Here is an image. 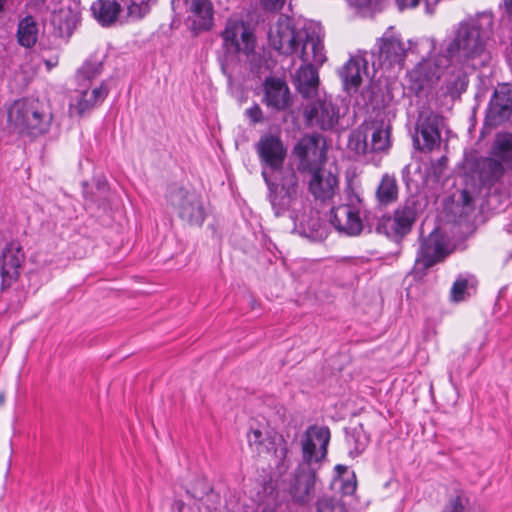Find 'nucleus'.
Returning <instances> with one entry per match:
<instances>
[{
  "label": "nucleus",
  "instance_id": "nucleus-1",
  "mask_svg": "<svg viewBox=\"0 0 512 512\" xmlns=\"http://www.w3.org/2000/svg\"><path fill=\"white\" fill-rule=\"evenodd\" d=\"M268 39L273 49L287 56L297 54L303 63L321 66L326 60L320 30L297 28L287 16H279L269 29Z\"/></svg>",
  "mask_w": 512,
  "mask_h": 512
},
{
  "label": "nucleus",
  "instance_id": "nucleus-2",
  "mask_svg": "<svg viewBox=\"0 0 512 512\" xmlns=\"http://www.w3.org/2000/svg\"><path fill=\"white\" fill-rule=\"evenodd\" d=\"M263 179L269 189V200L276 216L289 212L294 222V231L299 235L314 238L320 227L317 217L307 214L298 198V177L293 169L281 173L280 182L272 180L271 175L264 169Z\"/></svg>",
  "mask_w": 512,
  "mask_h": 512
},
{
  "label": "nucleus",
  "instance_id": "nucleus-3",
  "mask_svg": "<svg viewBox=\"0 0 512 512\" xmlns=\"http://www.w3.org/2000/svg\"><path fill=\"white\" fill-rule=\"evenodd\" d=\"M492 25L493 18L486 13L461 22L446 48L448 56L472 69L484 66L489 59L486 44Z\"/></svg>",
  "mask_w": 512,
  "mask_h": 512
},
{
  "label": "nucleus",
  "instance_id": "nucleus-4",
  "mask_svg": "<svg viewBox=\"0 0 512 512\" xmlns=\"http://www.w3.org/2000/svg\"><path fill=\"white\" fill-rule=\"evenodd\" d=\"M49 107L39 99L15 100L8 108V125L20 134L40 136L46 134L52 124Z\"/></svg>",
  "mask_w": 512,
  "mask_h": 512
},
{
  "label": "nucleus",
  "instance_id": "nucleus-5",
  "mask_svg": "<svg viewBox=\"0 0 512 512\" xmlns=\"http://www.w3.org/2000/svg\"><path fill=\"white\" fill-rule=\"evenodd\" d=\"M165 198L183 222L189 226H202L207 214L203 199L195 190L172 184L168 187Z\"/></svg>",
  "mask_w": 512,
  "mask_h": 512
},
{
  "label": "nucleus",
  "instance_id": "nucleus-6",
  "mask_svg": "<svg viewBox=\"0 0 512 512\" xmlns=\"http://www.w3.org/2000/svg\"><path fill=\"white\" fill-rule=\"evenodd\" d=\"M421 211V203L415 197H409L392 215H384L378 220L376 231L400 242L411 232Z\"/></svg>",
  "mask_w": 512,
  "mask_h": 512
},
{
  "label": "nucleus",
  "instance_id": "nucleus-7",
  "mask_svg": "<svg viewBox=\"0 0 512 512\" xmlns=\"http://www.w3.org/2000/svg\"><path fill=\"white\" fill-rule=\"evenodd\" d=\"M364 204L359 195L349 193L345 203L330 212V222L335 229L347 236H358L363 231Z\"/></svg>",
  "mask_w": 512,
  "mask_h": 512
},
{
  "label": "nucleus",
  "instance_id": "nucleus-8",
  "mask_svg": "<svg viewBox=\"0 0 512 512\" xmlns=\"http://www.w3.org/2000/svg\"><path fill=\"white\" fill-rule=\"evenodd\" d=\"M330 430L325 426H309L301 437L302 461L299 465L317 470L327 456Z\"/></svg>",
  "mask_w": 512,
  "mask_h": 512
},
{
  "label": "nucleus",
  "instance_id": "nucleus-9",
  "mask_svg": "<svg viewBox=\"0 0 512 512\" xmlns=\"http://www.w3.org/2000/svg\"><path fill=\"white\" fill-rule=\"evenodd\" d=\"M450 253L446 237L439 229H434L428 236L420 239L414 270L425 273L429 268L444 261Z\"/></svg>",
  "mask_w": 512,
  "mask_h": 512
},
{
  "label": "nucleus",
  "instance_id": "nucleus-10",
  "mask_svg": "<svg viewBox=\"0 0 512 512\" xmlns=\"http://www.w3.org/2000/svg\"><path fill=\"white\" fill-rule=\"evenodd\" d=\"M255 150L259 157L262 171L265 169L271 176L274 173H282L283 164L287 156L281 137L272 133L261 135L255 144Z\"/></svg>",
  "mask_w": 512,
  "mask_h": 512
},
{
  "label": "nucleus",
  "instance_id": "nucleus-11",
  "mask_svg": "<svg viewBox=\"0 0 512 512\" xmlns=\"http://www.w3.org/2000/svg\"><path fill=\"white\" fill-rule=\"evenodd\" d=\"M25 253L18 241H10L4 245L0 252L1 290L10 288L20 277Z\"/></svg>",
  "mask_w": 512,
  "mask_h": 512
},
{
  "label": "nucleus",
  "instance_id": "nucleus-12",
  "mask_svg": "<svg viewBox=\"0 0 512 512\" xmlns=\"http://www.w3.org/2000/svg\"><path fill=\"white\" fill-rule=\"evenodd\" d=\"M294 153L300 160V170L309 172L322 168L326 161L325 141L318 134L306 135L296 144Z\"/></svg>",
  "mask_w": 512,
  "mask_h": 512
},
{
  "label": "nucleus",
  "instance_id": "nucleus-13",
  "mask_svg": "<svg viewBox=\"0 0 512 512\" xmlns=\"http://www.w3.org/2000/svg\"><path fill=\"white\" fill-rule=\"evenodd\" d=\"M378 59L373 61V68L402 67L407 54L405 43L398 36L386 32L377 40Z\"/></svg>",
  "mask_w": 512,
  "mask_h": 512
},
{
  "label": "nucleus",
  "instance_id": "nucleus-14",
  "mask_svg": "<svg viewBox=\"0 0 512 512\" xmlns=\"http://www.w3.org/2000/svg\"><path fill=\"white\" fill-rule=\"evenodd\" d=\"M222 37L229 50L245 55L254 51L255 37L249 26L242 20L229 19L222 32Z\"/></svg>",
  "mask_w": 512,
  "mask_h": 512
},
{
  "label": "nucleus",
  "instance_id": "nucleus-15",
  "mask_svg": "<svg viewBox=\"0 0 512 512\" xmlns=\"http://www.w3.org/2000/svg\"><path fill=\"white\" fill-rule=\"evenodd\" d=\"M512 114V85L503 83L494 90L487 109L485 124L491 127L507 121Z\"/></svg>",
  "mask_w": 512,
  "mask_h": 512
},
{
  "label": "nucleus",
  "instance_id": "nucleus-16",
  "mask_svg": "<svg viewBox=\"0 0 512 512\" xmlns=\"http://www.w3.org/2000/svg\"><path fill=\"white\" fill-rule=\"evenodd\" d=\"M308 125L322 130L332 129L339 120V111L329 99L318 98L309 103L304 111Z\"/></svg>",
  "mask_w": 512,
  "mask_h": 512
},
{
  "label": "nucleus",
  "instance_id": "nucleus-17",
  "mask_svg": "<svg viewBox=\"0 0 512 512\" xmlns=\"http://www.w3.org/2000/svg\"><path fill=\"white\" fill-rule=\"evenodd\" d=\"M262 102L274 111H283L292 104V97L287 83L277 77H268L263 83Z\"/></svg>",
  "mask_w": 512,
  "mask_h": 512
},
{
  "label": "nucleus",
  "instance_id": "nucleus-18",
  "mask_svg": "<svg viewBox=\"0 0 512 512\" xmlns=\"http://www.w3.org/2000/svg\"><path fill=\"white\" fill-rule=\"evenodd\" d=\"M108 95L107 87L102 83L92 90H76L71 96L69 113L71 116H83L86 112L102 103Z\"/></svg>",
  "mask_w": 512,
  "mask_h": 512
},
{
  "label": "nucleus",
  "instance_id": "nucleus-19",
  "mask_svg": "<svg viewBox=\"0 0 512 512\" xmlns=\"http://www.w3.org/2000/svg\"><path fill=\"white\" fill-rule=\"evenodd\" d=\"M448 61L447 57H436L423 60L410 72V78L415 82L419 89L431 86L440 79L443 69L447 66Z\"/></svg>",
  "mask_w": 512,
  "mask_h": 512
},
{
  "label": "nucleus",
  "instance_id": "nucleus-20",
  "mask_svg": "<svg viewBox=\"0 0 512 512\" xmlns=\"http://www.w3.org/2000/svg\"><path fill=\"white\" fill-rule=\"evenodd\" d=\"M416 131L422 137L423 144L420 146L418 138H414V142L422 151L429 152L439 146L441 132L439 128V118L437 115L432 112H422L417 121Z\"/></svg>",
  "mask_w": 512,
  "mask_h": 512
},
{
  "label": "nucleus",
  "instance_id": "nucleus-21",
  "mask_svg": "<svg viewBox=\"0 0 512 512\" xmlns=\"http://www.w3.org/2000/svg\"><path fill=\"white\" fill-rule=\"evenodd\" d=\"M366 133L371 132L370 150L385 152L391 146V125L383 112H378L375 118L364 125Z\"/></svg>",
  "mask_w": 512,
  "mask_h": 512
},
{
  "label": "nucleus",
  "instance_id": "nucleus-22",
  "mask_svg": "<svg viewBox=\"0 0 512 512\" xmlns=\"http://www.w3.org/2000/svg\"><path fill=\"white\" fill-rule=\"evenodd\" d=\"M309 173L311 177L308 181V188L311 194L321 201L331 199L338 186L337 177L323 168L309 171Z\"/></svg>",
  "mask_w": 512,
  "mask_h": 512
},
{
  "label": "nucleus",
  "instance_id": "nucleus-23",
  "mask_svg": "<svg viewBox=\"0 0 512 512\" xmlns=\"http://www.w3.org/2000/svg\"><path fill=\"white\" fill-rule=\"evenodd\" d=\"M315 468L298 466L289 493L298 503H307L312 497L316 480Z\"/></svg>",
  "mask_w": 512,
  "mask_h": 512
},
{
  "label": "nucleus",
  "instance_id": "nucleus-24",
  "mask_svg": "<svg viewBox=\"0 0 512 512\" xmlns=\"http://www.w3.org/2000/svg\"><path fill=\"white\" fill-rule=\"evenodd\" d=\"M294 85L302 97L314 98L318 95L319 75L314 64L304 63L296 71Z\"/></svg>",
  "mask_w": 512,
  "mask_h": 512
},
{
  "label": "nucleus",
  "instance_id": "nucleus-25",
  "mask_svg": "<svg viewBox=\"0 0 512 512\" xmlns=\"http://www.w3.org/2000/svg\"><path fill=\"white\" fill-rule=\"evenodd\" d=\"M367 72V60L360 55L351 57L339 74L346 90H357L362 83V75Z\"/></svg>",
  "mask_w": 512,
  "mask_h": 512
},
{
  "label": "nucleus",
  "instance_id": "nucleus-26",
  "mask_svg": "<svg viewBox=\"0 0 512 512\" xmlns=\"http://www.w3.org/2000/svg\"><path fill=\"white\" fill-rule=\"evenodd\" d=\"M187 11L192 14L197 29L208 30L212 26L213 7L210 0H185Z\"/></svg>",
  "mask_w": 512,
  "mask_h": 512
},
{
  "label": "nucleus",
  "instance_id": "nucleus-27",
  "mask_svg": "<svg viewBox=\"0 0 512 512\" xmlns=\"http://www.w3.org/2000/svg\"><path fill=\"white\" fill-rule=\"evenodd\" d=\"M90 10L98 23L102 26H110L116 21L121 6L114 0H96L92 3Z\"/></svg>",
  "mask_w": 512,
  "mask_h": 512
},
{
  "label": "nucleus",
  "instance_id": "nucleus-28",
  "mask_svg": "<svg viewBox=\"0 0 512 512\" xmlns=\"http://www.w3.org/2000/svg\"><path fill=\"white\" fill-rule=\"evenodd\" d=\"M478 281L474 275L460 274L450 290V300L459 303L467 300L476 292Z\"/></svg>",
  "mask_w": 512,
  "mask_h": 512
},
{
  "label": "nucleus",
  "instance_id": "nucleus-29",
  "mask_svg": "<svg viewBox=\"0 0 512 512\" xmlns=\"http://www.w3.org/2000/svg\"><path fill=\"white\" fill-rule=\"evenodd\" d=\"M491 155L512 167V133L499 132L491 146Z\"/></svg>",
  "mask_w": 512,
  "mask_h": 512
},
{
  "label": "nucleus",
  "instance_id": "nucleus-30",
  "mask_svg": "<svg viewBox=\"0 0 512 512\" xmlns=\"http://www.w3.org/2000/svg\"><path fill=\"white\" fill-rule=\"evenodd\" d=\"M398 184L395 176L384 174L376 189V199L379 204L387 206L398 198Z\"/></svg>",
  "mask_w": 512,
  "mask_h": 512
},
{
  "label": "nucleus",
  "instance_id": "nucleus-31",
  "mask_svg": "<svg viewBox=\"0 0 512 512\" xmlns=\"http://www.w3.org/2000/svg\"><path fill=\"white\" fill-rule=\"evenodd\" d=\"M17 41L25 47L30 48L35 45L38 38V24L31 16H26L18 23Z\"/></svg>",
  "mask_w": 512,
  "mask_h": 512
},
{
  "label": "nucleus",
  "instance_id": "nucleus-32",
  "mask_svg": "<svg viewBox=\"0 0 512 512\" xmlns=\"http://www.w3.org/2000/svg\"><path fill=\"white\" fill-rule=\"evenodd\" d=\"M247 439L250 448L259 456L275 451L274 439L259 429H252L248 433Z\"/></svg>",
  "mask_w": 512,
  "mask_h": 512
},
{
  "label": "nucleus",
  "instance_id": "nucleus-33",
  "mask_svg": "<svg viewBox=\"0 0 512 512\" xmlns=\"http://www.w3.org/2000/svg\"><path fill=\"white\" fill-rule=\"evenodd\" d=\"M504 163L495 158H485L480 165V176L483 182L495 183L504 174Z\"/></svg>",
  "mask_w": 512,
  "mask_h": 512
},
{
  "label": "nucleus",
  "instance_id": "nucleus-34",
  "mask_svg": "<svg viewBox=\"0 0 512 512\" xmlns=\"http://www.w3.org/2000/svg\"><path fill=\"white\" fill-rule=\"evenodd\" d=\"M346 442L351 448L349 453L352 456L360 455L369 442V437L364 432L362 425L352 428L347 432Z\"/></svg>",
  "mask_w": 512,
  "mask_h": 512
},
{
  "label": "nucleus",
  "instance_id": "nucleus-35",
  "mask_svg": "<svg viewBox=\"0 0 512 512\" xmlns=\"http://www.w3.org/2000/svg\"><path fill=\"white\" fill-rule=\"evenodd\" d=\"M158 0H129L127 5V17L132 21L143 19L151 11V7Z\"/></svg>",
  "mask_w": 512,
  "mask_h": 512
},
{
  "label": "nucleus",
  "instance_id": "nucleus-36",
  "mask_svg": "<svg viewBox=\"0 0 512 512\" xmlns=\"http://www.w3.org/2000/svg\"><path fill=\"white\" fill-rule=\"evenodd\" d=\"M467 85V75L461 69H453L449 79L446 80L447 92L453 97L458 96L464 92L467 88Z\"/></svg>",
  "mask_w": 512,
  "mask_h": 512
},
{
  "label": "nucleus",
  "instance_id": "nucleus-37",
  "mask_svg": "<svg viewBox=\"0 0 512 512\" xmlns=\"http://www.w3.org/2000/svg\"><path fill=\"white\" fill-rule=\"evenodd\" d=\"M334 485H338V489L343 495H352L357 488L355 473L350 472L347 476L335 477Z\"/></svg>",
  "mask_w": 512,
  "mask_h": 512
},
{
  "label": "nucleus",
  "instance_id": "nucleus-38",
  "mask_svg": "<svg viewBox=\"0 0 512 512\" xmlns=\"http://www.w3.org/2000/svg\"><path fill=\"white\" fill-rule=\"evenodd\" d=\"M317 512H347V510L341 501L324 496L317 502Z\"/></svg>",
  "mask_w": 512,
  "mask_h": 512
},
{
  "label": "nucleus",
  "instance_id": "nucleus-39",
  "mask_svg": "<svg viewBox=\"0 0 512 512\" xmlns=\"http://www.w3.org/2000/svg\"><path fill=\"white\" fill-rule=\"evenodd\" d=\"M101 73V64L100 63H92L86 62L77 72V78L79 80H92L99 76Z\"/></svg>",
  "mask_w": 512,
  "mask_h": 512
},
{
  "label": "nucleus",
  "instance_id": "nucleus-40",
  "mask_svg": "<svg viewBox=\"0 0 512 512\" xmlns=\"http://www.w3.org/2000/svg\"><path fill=\"white\" fill-rule=\"evenodd\" d=\"M396 2L400 10L415 8L421 2H424L426 9L429 10V7L435 5L438 0H396Z\"/></svg>",
  "mask_w": 512,
  "mask_h": 512
},
{
  "label": "nucleus",
  "instance_id": "nucleus-41",
  "mask_svg": "<svg viewBox=\"0 0 512 512\" xmlns=\"http://www.w3.org/2000/svg\"><path fill=\"white\" fill-rule=\"evenodd\" d=\"M245 114L253 124L260 123L264 120L262 109L258 104H254L252 107L246 109Z\"/></svg>",
  "mask_w": 512,
  "mask_h": 512
},
{
  "label": "nucleus",
  "instance_id": "nucleus-42",
  "mask_svg": "<svg viewBox=\"0 0 512 512\" xmlns=\"http://www.w3.org/2000/svg\"><path fill=\"white\" fill-rule=\"evenodd\" d=\"M262 6L266 10H279L283 7L285 0H260Z\"/></svg>",
  "mask_w": 512,
  "mask_h": 512
},
{
  "label": "nucleus",
  "instance_id": "nucleus-43",
  "mask_svg": "<svg viewBox=\"0 0 512 512\" xmlns=\"http://www.w3.org/2000/svg\"><path fill=\"white\" fill-rule=\"evenodd\" d=\"M442 512H463V505L459 497L452 499Z\"/></svg>",
  "mask_w": 512,
  "mask_h": 512
},
{
  "label": "nucleus",
  "instance_id": "nucleus-44",
  "mask_svg": "<svg viewBox=\"0 0 512 512\" xmlns=\"http://www.w3.org/2000/svg\"><path fill=\"white\" fill-rule=\"evenodd\" d=\"M461 202L465 208H472L473 205V197L467 190H463L461 192Z\"/></svg>",
  "mask_w": 512,
  "mask_h": 512
},
{
  "label": "nucleus",
  "instance_id": "nucleus-45",
  "mask_svg": "<svg viewBox=\"0 0 512 512\" xmlns=\"http://www.w3.org/2000/svg\"><path fill=\"white\" fill-rule=\"evenodd\" d=\"M335 471L337 474L336 477H343V476H347L348 474H350L348 467L345 465H341V464L336 465Z\"/></svg>",
  "mask_w": 512,
  "mask_h": 512
},
{
  "label": "nucleus",
  "instance_id": "nucleus-46",
  "mask_svg": "<svg viewBox=\"0 0 512 512\" xmlns=\"http://www.w3.org/2000/svg\"><path fill=\"white\" fill-rule=\"evenodd\" d=\"M505 6L509 12H512V0H504Z\"/></svg>",
  "mask_w": 512,
  "mask_h": 512
},
{
  "label": "nucleus",
  "instance_id": "nucleus-47",
  "mask_svg": "<svg viewBox=\"0 0 512 512\" xmlns=\"http://www.w3.org/2000/svg\"><path fill=\"white\" fill-rule=\"evenodd\" d=\"M261 512H275V510L273 508H270V507H265L262 509Z\"/></svg>",
  "mask_w": 512,
  "mask_h": 512
},
{
  "label": "nucleus",
  "instance_id": "nucleus-48",
  "mask_svg": "<svg viewBox=\"0 0 512 512\" xmlns=\"http://www.w3.org/2000/svg\"><path fill=\"white\" fill-rule=\"evenodd\" d=\"M5 401V394L4 392L0 393V404H3Z\"/></svg>",
  "mask_w": 512,
  "mask_h": 512
},
{
  "label": "nucleus",
  "instance_id": "nucleus-49",
  "mask_svg": "<svg viewBox=\"0 0 512 512\" xmlns=\"http://www.w3.org/2000/svg\"><path fill=\"white\" fill-rule=\"evenodd\" d=\"M367 148H368V144L364 141V143L362 145V152L365 153L367 151Z\"/></svg>",
  "mask_w": 512,
  "mask_h": 512
},
{
  "label": "nucleus",
  "instance_id": "nucleus-50",
  "mask_svg": "<svg viewBox=\"0 0 512 512\" xmlns=\"http://www.w3.org/2000/svg\"><path fill=\"white\" fill-rule=\"evenodd\" d=\"M5 0H0V13L3 11Z\"/></svg>",
  "mask_w": 512,
  "mask_h": 512
},
{
  "label": "nucleus",
  "instance_id": "nucleus-51",
  "mask_svg": "<svg viewBox=\"0 0 512 512\" xmlns=\"http://www.w3.org/2000/svg\"><path fill=\"white\" fill-rule=\"evenodd\" d=\"M176 504H177V506H178L179 510H181V509H182V507H183V502L178 501V502H176Z\"/></svg>",
  "mask_w": 512,
  "mask_h": 512
},
{
  "label": "nucleus",
  "instance_id": "nucleus-52",
  "mask_svg": "<svg viewBox=\"0 0 512 512\" xmlns=\"http://www.w3.org/2000/svg\"><path fill=\"white\" fill-rule=\"evenodd\" d=\"M35 2H44L45 0H34Z\"/></svg>",
  "mask_w": 512,
  "mask_h": 512
}]
</instances>
